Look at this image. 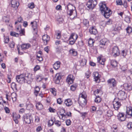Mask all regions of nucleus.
Here are the masks:
<instances>
[{"instance_id":"obj_13","label":"nucleus","mask_w":132,"mask_h":132,"mask_svg":"<svg viewBox=\"0 0 132 132\" xmlns=\"http://www.w3.org/2000/svg\"><path fill=\"white\" fill-rule=\"evenodd\" d=\"M117 117L119 120L121 121H124L126 118L125 114L122 112H119L118 114Z\"/></svg>"},{"instance_id":"obj_64","label":"nucleus","mask_w":132,"mask_h":132,"mask_svg":"<svg viewBox=\"0 0 132 132\" xmlns=\"http://www.w3.org/2000/svg\"><path fill=\"white\" fill-rule=\"evenodd\" d=\"M36 58L37 60L39 61H41L43 60L42 56H38V55H36Z\"/></svg>"},{"instance_id":"obj_47","label":"nucleus","mask_w":132,"mask_h":132,"mask_svg":"<svg viewBox=\"0 0 132 132\" xmlns=\"http://www.w3.org/2000/svg\"><path fill=\"white\" fill-rule=\"evenodd\" d=\"M93 76L94 78H96L99 77L100 78V76L99 75L98 73L97 72H95L93 73Z\"/></svg>"},{"instance_id":"obj_54","label":"nucleus","mask_w":132,"mask_h":132,"mask_svg":"<svg viewBox=\"0 0 132 132\" xmlns=\"http://www.w3.org/2000/svg\"><path fill=\"white\" fill-rule=\"evenodd\" d=\"M127 127L128 128L132 129V122H129L127 125Z\"/></svg>"},{"instance_id":"obj_29","label":"nucleus","mask_w":132,"mask_h":132,"mask_svg":"<svg viewBox=\"0 0 132 132\" xmlns=\"http://www.w3.org/2000/svg\"><path fill=\"white\" fill-rule=\"evenodd\" d=\"M111 64L113 67L115 68L117 66V63L116 61L114 60H112L111 61Z\"/></svg>"},{"instance_id":"obj_25","label":"nucleus","mask_w":132,"mask_h":132,"mask_svg":"<svg viewBox=\"0 0 132 132\" xmlns=\"http://www.w3.org/2000/svg\"><path fill=\"white\" fill-rule=\"evenodd\" d=\"M105 60L104 59H103L100 57H99L97 58V61L100 64L102 65H104Z\"/></svg>"},{"instance_id":"obj_7","label":"nucleus","mask_w":132,"mask_h":132,"mask_svg":"<svg viewBox=\"0 0 132 132\" xmlns=\"http://www.w3.org/2000/svg\"><path fill=\"white\" fill-rule=\"evenodd\" d=\"M67 7L68 10L67 11V14L69 16H71L72 15L75 7L72 5L70 4H68L67 6Z\"/></svg>"},{"instance_id":"obj_9","label":"nucleus","mask_w":132,"mask_h":132,"mask_svg":"<svg viewBox=\"0 0 132 132\" xmlns=\"http://www.w3.org/2000/svg\"><path fill=\"white\" fill-rule=\"evenodd\" d=\"M30 114H27L23 115V121L26 123L30 124L31 123V121H33L30 118Z\"/></svg>"},{"instance_id":"obj_31","label":"nucleus","mask_w":132,"mask_h":132,"mask_svg":"<svg viewBox=\"0 0 132 132\" xmlns=\"http://www.w3.org/2000/svg\"><path fill=\"white\" fill-rule=\"evenodd\" d=\"M26 74H25L24 73L21 74L20 75H18L16 77V79H21L22 78H24L26 76Z\"/></svg>"},{"instance_id":"obj_58","label":"nucleus","mask_w":132,"mask_h":132,"mask_svg":"<svg viewBox=\"0 0 132 132\" xmlns=\"http://www.w3.org/2000/svg\"><path fill=\"white\" fill-rule=\"evenodd\" d=\"M39 90L40 88L38 86H37L36 87L35 89L34 92L35 93H37V94H38Z\"/></svg>"},{"instance_id":"obj_57","label":"nucleus","mask_w":132,"mask_h":132,"mask_svg":"<svg viewBox=\"0 0 132 132\" xmlns=\"http://www.w3.org/2000/svg\"><path fill=\"white\" fill-rule=\"evenodd\" d=\"M62 99L61 98H59L57 99V103L58 104H61L62 103Z\"/></svg>"},{"instance_id":"obj_2","label":"nucleus","mask_w":132,"mask_h":132,"mask_svg":"<svg viewBox=\"0 0 132 132\" xmlns=\"http://www.w3.org/2000/svg\"><path fill=\"white\" fill-rule=\"evenodd\" d=\"M107 83L110 89L114 90L116 88L117 82L114 78L109 79L107 80Z\"/></svg>"},{"instance_id":"obj_62","label":"nucleus","mask_w":132,"mask_h":132,"mask_svg":"<svg viewBox=\"0 0 132 132\" xmlns=\"http://www.w3.org/2000/svg\"><path fill=\"white\" fill-rule=\"evenodd\" d=\"M112 21L111 20L109 19L105 23V24L107 25H109L112 24Z\"/></svg>"},{"instance_id":"obj_18","label":"nucleus","mask_w":132,"mask_h":132,"mask_svg":"<svg viewBox=\"0 0 132 132\" xmlns=\"http://www.w3.org/2000/svg\"><path fill=\"white\" fill-rule=\"evenodd\" d=\"M30 24L31 25L32 28L33 29V30L36 32L37 30V22L36 21L31 22L30 23Z\"/></svg>"},{"instance_id":"obj_46","label":"nucleus","mask_w":132,"mask_h":132,"mask_svg":"<svg viewBox=\"0 0 132 132\" xmlns=\"http://www.w3.org/2000/svg\"><path fill=\"white\" fill-rule=\"evenodd\" d=\"M126 30L127 33H130L132 32V28L130 26H128L126 29Z\"/></svg>"},{"instance_id":"obj_42","label":"nucleus","mask_w":132,"mask_h":132,"mask_svg":"<svg viewBox=\"0 0 132 132\" xmlns=\"http://www.w3.org/2000/svg\"><path fill=\"white\" fill-rule=\"evenodd\" d=\"M28 7L30 9H32L35 7L34 3L31 2L28 5Z\"/></svg>"},{"instance_id":"obj_19","label":"nucleus","mask_w":132,"mask_h":132,"mask_svg":"<svg viewBox=\"0 0 132 132\" xmlns=\"http://www.w3.org/2000/svg\"><path fill=\"white\" fill-rule=\"evenodd\" d=\"M61 78V76L59 73L56 74L55 78V83L57 84H59Z\"/></svg>"},{"instance_id":"obj_51","label":"nucleus","mask_w":132,"mask_h":132,"mask_svg":"<svg viewBox=\"0 0 132 132\" xmlns=\"http://www.w3.org/2000/svg\"><path fill=\"white\" fill-rule=\"evenodd\" d=\"M10 35L12 36L16 37H18L19 36V34L18 33H16L14 31L11 32Z\"/></svg>"},{"instance_id":"obj_14","label":"nucleus","mask_w":132,"mask_h":132,"mask_svg":"<svg viewBox=\"0 0 132 132\" xmlns=\"http://www.w3.org/2000/svg\"><path fill=\"white\" fill-rule=\"evenodd\" d=\"M89 31L91 34L96 35L97 33V31L95 26H92L90 28Z\"/></svg>"},{"instance_id":"obj_27","label":"nucleus","mask_w":132,"mask_h":132,"mask_svg":"<svg viewBox=\"0 0 132 132\" xmlns=\"http://www.w3.org/2000/svg\"><path fill=\"white\" fill-rule=\"evenodd\" d=\"M17 30H18L20 32V35L21 36H22L23 35H24L25 33V31L24 30L22 29L20 27V28L19 27H18V28H17Z\"/></svg>"},{"instance_id":"obj_50","label":"nucleus","mask_w":132,"mask_h":132,"mask_svg":"<svg viewBox=\"0 0 132 132\" xmlns=\"http://www.w3.org/2000/svg\"><path fill=\"white\" fill-rule=\"evenodd\" d=\"M43 129V127L41 126H38L36 129V131L37 132H40Z\"/></svg>"},{"instance_id":"obj_63","label":"nucleus","mask_w":132,"mask_h":132,"mask_svg":"<svg viewBox=\"0 0 132 132\" xmlns=\"http://www.w3.org/2000/svg\"><path fill=\"white\" fill-rule=\"evenodd\" d=\"M11 87L13 88H16V85L14 82H13L11 84Z\"/></svg>"},{"instance_id":"obj_20","label":"nucleus","mask_w":132,"mask_h":132,"mask_svg":"<svg viewBox=\"0 0 132 132\" xmlns=\"http://www.w3.org/2000/svg\"><path fill=\"white\" fill-rule=\"evenodd\" d=\"M64 103L67 107H69L72 104L73 102L71 99L68 98L65 100Z\"/></svg>"},{"instance_id":"obj_6","label":"nucleus","mask_w":132,"mask_h":132,"mask_svg":"<svg viewBox=\"0 0 132 132\" xmlns=\"http://www.w3.org/2000/svg\"><path fill=\"white\" fill-rule=\"evenodd\" d=\"M117 96L118 99L123 100L127 97V95L124 91L120 90L117 93Z\"/></svg>"},{"instance_id":"obj_52","label":"nucleus","mask_w":132,"mask_h":132,"mask_svg":"<svg viewBox=\"0 0 132 132\" xmlns=\"http://www.w3.org/2000/svg\"><path fill=\"white\" fill-rule=\"evenodd\" d=\"M3 20L6 23H8L9 22V19L6 16H4L3 17Z\"/></svg>"},{"instance_id":"obj_49","label":"nucleus","mask_w":132,"mask_h":132,"mask_svg":"<svg viewBox=\"0 0 132 132\" xmlns=\"http://www.w3.org/2000/svg\"><path fill=\"white\" fill-rule=\"evenodd\" d=\"M9 46L11 48H14L15 46V43L13 41H12L10 43Z\"/></svg>"},{"instance_id":"obj_45","label":"nucleus","mask_w":132,"mask_h":132,"mask_svg":"<svg viewBox=\"0 0 132 132\" xmlns=\"http://www.w3.org/2000/svg\"><path fill=\"white\" fill-rule=\"evenodd\" d=\"M13 119L16 123L18 124V117H17L16 115H13Z\"/></svg>"},{"instance_id":"obj_35","label":"nucleus","mask_w":132,"mask_h":132,"mask_svg":"<svg viewBox=\"0 0 132 132\" xmlns=\"http://www.w3.org/2000/svg\"><path fill=\"white\" fill-rule=\"evenodd\" d=\"M33 105L30 103L27 104L26 105V109L27 110H32L33 108Z\"/></svg>"},{"instance_id":"obj_3","label":"nucleus","mask_w":132,"mask_h":132,"mask_svg":"<svg viewBox=\"0 0 132 132\" xmlns=\"http://www.w3.org/2000/svg\"><path fill=\"white\" fill-rule=\"evenodd\" d=\"M97 3V0H89L86 4L88 10H92Z\"/></svg>"},{"instance_id":"obj_12","label":"nucleus","mask_w":132,"mask_h":132,"mask_svg":"<svg viewBox=\"0 0 132 132\" xmlns=\"http://www.w3.org/2000/svg\"><path fill=\"white\" fill-rule=\"evenodd\" d=\"M126 113V116L128 118L132 117V108L131 107H127Z\"/></svg>"},{"instance_id":"obj_55","label":"nucleus","mask_w":132,"mask_h":132,"mask_svg":"<svg viewBox=\"0 0 132 132\" xmlns=\"http://www.w3.org/2000/svg\"><path fill=\"white\" fill-rule=\"evenodd\" d=\"M83 127L81 126H79L78 128V132H83Z\"/></svg>"},{"instance_id":"obj_36","label":"nucleus","mask_w":132,"mask_h":132,"mask_svg":"<svg viewBox=\"0 0 132 132\" xmlns=\"http://www.w3.org/2000/svg\"><path fill=\"white\" fill-rule=\"evenodd\" d=\"M94 42L93 39L92 38L89 39V40L88 41L89 45L90 46L92 47L93 46Z\"/></svg>"},{"instance_id":"obj_40","label":"nucleus","mask_w":132,"mask_h":132,"mask_svg":"<svg viewBox=\"0 0 132 132\" xmlns=\"http://www.w3.org/2000/svg\"><path fill=\"white\" fill-rule=\"evenodd\" d=\"M23 21V19L21 17L18 18L17 21L15 22V24H17L18 23H22Z\"/></svg>"},{"instance_id":"obj_41","label":"nucleus","mask_w":132,"mask_h":132,"mask_svg":"<svg viewBox=\"0 0 132 132\" xmlns=\"http://www.w3.org/2000/svg\"><path fill=\"white\" fill-rule=\"evenodd\" d=\"M55 35L56 36V38L58 39H60L61 37V32L59 31H56Z\"/></svg>"},{"instance_id":"obj_26","label":"nucleus","mask_w":132,"mask_h":132,"mask_svg":"<svg viewBox=\"0 0 132 132\" xmlns=\"http://www.w3.org/2000/svg\"><path fill=\"white\" fill-rule=\"evenodd\" d=\"M107 42V40L106 38H103L100 41V45H105Z\"/></svg>"},{"instance_id":"obj_5","label":"nucleus","mask_w":132,"mask_h":132,"mask_svg":"<svg viewBox=\"0 0 132 132\" xmlns=\"http://www.w3.org/2000/svg\"><path fill=\"white\" fill-rule=\"evenodd\" d=\"M78 37L77 34L75 33L71 34L69 39V44L71 45L73 44L76 42Z\"/></svg>"},{"instance_id":"obj_34","label":"nucleus","mask_w":132,"mask_h":132,"mask_svg":"<svg viewBox=\"0 0 132 132\" xmlns=\"http://www.w3.org/2000/svg\"><path fill=\"white\" fill-rule=\"evenodd\" d=\"M12 98L13 101H15L17 99V95L16 93H13L12 94Z\"/></svg>"},{"instance_id":"obj_23","label":"nucleus","mask_w":132,"mask_h":132,"mask_svg":"<svg viewBox=\"0 0 132 132\" xmlns=\"http://www.w3.org/2000/svg\"><path fill=\"white\" fill-rule=\"evenodd\" d=\"M36 106L37 109L38 110H41L43 108V105L40 102H39L36 103Z\"/></svg>"},{"instance_id":"obj_60","label":"nucleus","mask_w":132,"mask_h":132,"mask_svg":"<svg viewBox=\"0 0 132 132\" xmlns=\"http://www.w3.org/2000/svg\"><path fill=\"white\" fill-rule=\"evenodd\" d=\"M71 121L70 119H68L65 121L66 124L67 125L69 126L71 124Z\"/></svg>"},{"instance_id":"obj_1","label":"nucleus","mask_w":132,"mask_h":132,"mask_svg":"<svg viewBox=\"0 0 132 132\" xmlns=\"http://www.w3.org/2000/svg\"><path fill=\"white\" fill-rule=\"evenodd\" d=\"M100 7V10L101 12H104V16L106 18H108L111 14V10H109L108 7L106 6V5L103 3H100L99 4Z\"/></svg>"},{"instance_id":"obj_32","label":"nucleus","mask_w":132,"mask_h":132,"mask_svg":"<svg viewBox=\"0 0 132 132\" xmlns=\"http://www.w3.org/2000/svg\"><path fill=\"white\" fill-rule=\"evenodd\" d=\"M50 92L54 96H56V90L55 88H51L50 89Z\"/></svg>"},{"instance_id":"obj_56","label":"nucleus","mask_w":132,"mask_h":132,"mask_svg":"<svg viewBox=\"0 0 132 132\" xmlns=\"http://www.w3.org/2000/svg\"><path fill=\"white\" fill-rule=\"evenodd\" d=\"M4 42L5 43H8L9 41V38L8 37H4Z\"/></svg>"},{"instance_id":"obj_53","label":"nucleus","mask_w":132,"mask_h":132,"mask_svg":"<svg viewBox=\"0 0 132 132\" xmlns=\"http://www.w3.org/2000/svg\"><path fill=\"white\" fill-rule=\"evenodd\" d=\"M116 2L117 5H121L123 4L122 0H117Z\"/></svg>"},{"instance_id":"obj_8","label":"nucleus","mask_w":132,"mask_h":132,"mask_svg":"<svg viewBox=\"0 0 132 132\" xmlns=\"http://www.w3.org/2000/svg\"><path fill=\"white\" fill-rule=\"evenodd\" d=\"M112 54L114 57H116L120 54V52L118 47L117 46H114L112 48L111 50Z\"/></svg>"},{"instance_id":"obj_39","label":"nucleus","mask_w":132,"mask_h":132,"mask_svg":"<svg viewBox=\"0 0 132 132\" xmlns=\"http://www.w3.org/2000/svg\"><path fill=\"white\" fill-rule=\"evenodd\" d=\"M81 96L82 98L84 99L83 101L84 102V104L86 105L87 103V101L86 99V97L85 95H84V93H82L81 94Z\"/></svg>"},{"instance_id":"obj_21","label":"nucleus","mask_w":132,"mask_h":132,"mask_svg":"<svg viewBox=\"0 0 132 132\" xmlns=\"http://www.w3.org/2000/svg\"><path fill=\"white\" fill-rule=\"evenodd\" d=\"M61 62L59 61L56 62L53 65L54 68L55 70L58 69L60 67Z\"/></svg>"},{"instance_id":"obj_59","label":"nucleus","mask_w":132,"mask_h":132,"mask_svg":"<svg viewBox=\"0 0 132 132\" xmlns=\"http://www.w3.org/2000/svg\"><path fill=\"white\" fill-rule=\"evenodd\" d=\"M40 118L38 116H36L35 117V121L36 122H39L40 121Z\"/></svg>"},{"instance_id":"obj_4","label":"nucleus","mask_w":132,"mask_h":132,"mask_svg":"<svg viewBox=\"0 0 132 132\" xmlns=\"http://www.w3.org/2000/svg\"><path fill=\"white\" fill-rule=\"evenodd\" d=\"M113 105L115 110H118L121 105L120 100L117 98H115L113 101Z\"/></svg>"},{"instance_id":"obj_37","label":"nucleus","mask_w":132,"mask_h":132,"mask_svg":"<svg viewBox=\"0 0 132 132\" xmlns=\"http://www.w3.org/2000/svg\"><path fill=\"white\" fill-rule=\"evenodd\" d=\"M69 52L70 53L72 54L74 56H76L77 55V52L74 49L70 50L69 51Z\"/></svg>"},{"instance_id":"obj_10","label":"nucleus","mask_w":132,"mask_h":132,"mask_svg":"<svg viewBox=\"0 0 132 132\" xmlns=\"http://www.w3.org/2000/svg\"><path fill=\"white\" fill-rule=\"evenodd\" d=\"M26 82L28 84H30L34 79L33 75L30 73L26 74Z\"/></svg>"},{"instance_id":"obj_17","label":"nucleus","mask_w":132,"mask_h":132,"mask_svg":"<svg viewBox=\"0 0 132 132\" xmlns=\"http://www.w3.org/2000/svg\"><path fill=\"white\" fill-rule=\"evenodd\" d=\"M50 37L47 35H45L42 36V40L44 41V43L47 44L50 40Z\"/></svg>"},{"instance_id":"obj_11","label":"nucleus","mask_w":132,"mask_h":132,"mask_svg":"<svg viewBox=\"0 0 132 132\" xmlns=\"http://www.w3.org/2000/svg\"><path fill=\"white\" fill-rule=\"evenodd\" d=\"M75 79V77L72 75H69L67 77L66 81L69 84L73 83Z\"/></svg>"},{"instance_id":"obj_33","label":"nucleus","mask_w":132,"mask_h":132,"mask_svg":"<svg viewBox=\"0 0 132 132\" xmlns=\"http://www.w3.org/2000/svg\"><path fill=\"white\" fill-rule=\"evenodd\" d=\"M54 123V120L52 119L49 120L48 122V127H51L53 125Z\"/></svg>"},{"instance_id":"obj_28","label":"nucleus","mask_w":132,"mask_h":132,"mask_svg":"<svg viewBox=\"0 0 132 132\" xmlns=\"http://www.w3.org/2000/svg\"><path fill=\"white\" fill-rule=\"evenodd\" d=\"M16 80L17 82L21 84L26 83V77L24 78L19 79V80L16 79Z\"/></svg>"},{"instance_id":"obj_48","label":"nucleus","mask_w":132,"mask_h":132,"mask_svg":"<svg viewBox=\"0 0 132 132\" xmlns=\"http://www.w3.org/2000/svg\"><path fill=\"white\" fill-rule=\"evenodd\" d=\"M54 123L58 127L60 126L61 124V122L58 120H56L55 121Z\"/></svg>"},{"instance_id":"obj_43","label":"nucleus","mask_w":132,"mask_h":132,"mask_svg":"<svg viewBox=\"0 0 132 132\" xmlns=\"http://www.w3.org/2000/svg\"><path fill=\"white\" fill-rule=\"evenodd\" d=\"M112 115L113 112L109 110L107 112L106 115L108 117L111 116Z\"/></svg>"},{"instance_id":"obj_61","label":"nucleus","mask_w":132,"mask_h":132,"mask_svg":"<svg viewBox=\"0 0 132 132\" xmlns=\"http://www.w3.org/2000/svg\"><path fill=\"white\" fill-rule=\"evenodd\" d=\"M62 50V49L60 48L59 47H58L56 48V52L58 53H60L61 52Z\"/></svg>"},{"instance_id":"obj_16","label":"nucleus","mask_w":132,"mask_h":132,"mask_svg":"<svg viewBox=\"0 0 132 132\" xmlns=\"http://www.w3.org/2000/svg\"><path fill=\"white\" fill-rule=\"evenodd\" d=\"M123 87L124 89L128 91H129L132 89V87L130 84L126 83L123 85Z\"/></svg>"},{"instance_id":"obj_30","label":"nucleus","mask_w":132,"mask_h":132,"mask_svg":"<svg viewBox=\"0 0 132 132\" xmlns=\"http://www.w3.org/2000/svg\"><path fill=\"white\" fill-rule=\"evenodd\" d=\"M87 60L85 59H82L80 62V65L81 66H83L85 65L87 62Z\"/></svg>"},{"instance_id":"obj_22","label":"nucleus","mask_w":132,"mask_h":132,"mask_svg":"<svg viewBox=\"0 0 132 132\" xmlns=\"http://www.w3.org/2000/svg\"><path fill=\"white\" fill-rule=\"evenodd\" d=\"M30 46V45L29 43L23 44L21 45V47L23 50H24L28 49Z\"/></svg>"},{"instance_id":"obj_24","label":"nucleus","mask_w":132,"mask_h":132,"mask_svg":"<svg viewBox=\"0 0 132 132\" xmlns=\"http://www.w3.org/2000/svg\"><path fill=\"white\" fill-rule=\"evenodd\" d=\"M83 23L84 27H86L87 29L88 28L89 26V22L87 19H84L83 20Z\"/></svg>"},{"instance_id":"obj_44","label":"nucleus","mask_w":132,"mask_h":132,"mask_svg":"<svg viewBox=\"0 0 132 132\" xmlns=\"http://www.w3.org/2000/svg\"><path fill=\"white\" fill-rule=\"evenodd\" d=\"M77 87V85L76 84H73L70 87L71 90L72 91L75 90Z\"/></svg>"},{"instance_id":"obj_15","label":"nucleus","mask_w":132,"mask_h":132,"mask_svg":"<svg viewBox=\"0 0 132 132\" xmlns=\"http://www.w3.org/2000/svg\"><path fill=\"white\" fill-rule=\"evenodd\" d=\"M11 4L12 7L15 9L17 8L19 5L18 0H12L11 2Z\"/></svg>"},{"instance_id":"obj_38","label":"nucleus","mask_w":132,"mask_h":132,"mask_svg":"<svg viewBox=\"0 0 132 132\" xmlns=\"http://www.w3.org/2000/svg\"><path fill=\"white\" fill-rule=\"evenodd\" d=\"M102 99L99 96H96L95 100V102L97 103H98L101 101Z\"/></svg>"}]
</instances>
